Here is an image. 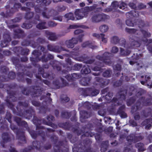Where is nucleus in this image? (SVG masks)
<instances>
[{
    "instance_id": "1",
    "label": "nucleus",
    "mask_w": 152,
    "mask_h": 152,
    "mask_svg": "<svg viewBox=\"0 0 152 152\" xmlns=\"http://www.w3.org/2000/svg\"><path fill=\"white\" fill-rule=\"evenodd\" d=\"M7 91L9 96H7L5 101L8 107L12 111L14 114L26 118L30 119L31 118L32 115L35 114V110L32 107H30L25 110L21 109L22 107H23L25 108L28 107L29 106V102L26 101L24 102H18L16 107V110L14 107V105L11 103L10 100L13 102H15L17 101V98L15 96L16 92L9 91L8 90H7Z\"/></svg>"
},
{
    "instance_id": "2",
    "label": "nucleus",
    "mask_w": 152,
    "mask_h": 152,
    "mask_svg": "<svg viewBox=\"0 0 152 152\" xmlns=\"http://www.w3.org/2000/svg\"><path fill=\"white\" fill-rule=\"evenodd\" d=\"M51 140L55 144L53 146V152H68L69 151V146L67 141L65 140L59 141L57 143L58 137L55 134H53L50 137Z\"/></svg>"
},
{
    "instance_id": "3",
    "label": "nucleus",
    "mask_w": 152,
    "mask_h": 152,
    "mask_svg": "<svg viewBox=\"0 0 152 152\" xmlns=\"http://www.w3.org/2000/svg\"><path fill=\"white\" fill-rule=\"evenodd\" d=\"M91 142L89 139H86L83 142L81 140L74 144L72 148L73 152H92L91 145Z\"/></svg>"
},
{
    "instance_id": "4",
    "label": "nucleus",
    "mask_w": 152,
    "mask_h": 152,
    "mask_svg": "<svg viewBox=\"0 0 152 152\" xmlns=\"http://www.w3.org/2000/svg\"><path fill=\"white\" fill-rule=\"evenodd\" d=\"M94 8L93 6H86L81 9H76L75 14L77 20H79L86 17L88 12Z\"/></svg>"
},
{
    "instance_id": "5",
    "label": "nucleus",
    "mask_w": 152,
    "mask_h": 152,
    "mask_svg": "<svg viewBox=\"0 0 152 152\" xmlns=\"http://www.w3.org/2000/svg\"><path fill=\"white\" fill-rule=\"evenodd\" d=\"M113 57V55L111 53L105 52L102 56L98 55L96 58L97 59L102 61L106 65H110L112 63L111 59Z\"/></svg>"
},
{
    "instance_id": "6",
    "label": "nucleus",
    "mask_w": 152,
    "mask_h": 152,
    "mask_svg": "<svg viewBox=\"0 0 152 152\" xmlns=\"http://www.w3.org/2000/svg\"><path fill=\"white\" fill-rule=\"evenodd\" d=\"M10 123V128L16 134L17 139L26 143V140L25 135V132L21 129H18L16 126L12 124V123Z\"/></svg>"
},
{
    "instance_id": "7",
    "label": "nucleus",
    "mask_w": 152,
    "mask_h": 152,
    "mask_svg": "<svg viewBox=\"0 0 152 152\" xmlns=\"http://www.w3.org/2000/svg\"><path fill=\"white\" fill-rule=\"evenodd\" d=\"M21 7L20 3H15L13 7H12L10 9L7 10L6 13L4 12H1L0 15L3 18H8L12 16L16 12L18 11V10Z\"/></svg>"
},
{
    "instance_id": "8",
    "label": "nucleus",
    "mask_w": 152,
    "mask_h": 152,
    "mask_svg": "<svg viewBox=\"0 0 152 152\" xmlns=\"http://www.w3.org/2000/svg\"><path fill=\"white\" fill-rule=\"evenodd\" d=\"M109 17L108 15L103 13H96L92 16L91 20L93 22L98 23L104 21L108 19Z\"/></svg>"
},
{
    "instance_id": "9",
    "label": "nucleus",
    "mask_w": 152,
    "mask_h": 152,
    "mask_svg": "<svg viewBox=\"0 0 152 152\" xmlns=\"http://www.w3.org/2000/svg\"><path fill=\"white\" fill-rule=\"evenodd\" d=\"M32 54L35 57V58L31 57L30 61L32 64L35 67H38L39 66V64H37L38 59L40 58L39 56L41 55L42 52L39 50H34L32 52Z\"/></svg>"
},
{
    "instance_id": "10",
    "label": "nucleus",
    "mask_w": 152,
    "mask_h": 152,
    "mask_svg": "<svg viewBox=\"0 0 152 152\" xmlns=\"http://www.w3.org/2000/svg\"><path fill=\"white\" fill-rule=\"evenodd\" d=\"M28 131L32 138L35 139L38 135H39L41 136L42 140L44 141L46 140V134L45 132L42 130L40 129L38 131H36L29 129Z\"/></svg>"
},
{
    "instance_id": "11",
    "label": "nucleus",
    "mask_w": 152,
    "mask_h": 152,
    "mask_svg": "<svg viewBox=\"0 0 152 152\" xmlns=\"http://www.w3.org/2000/svg\"><path fill=\"white\" fill-rule=\"evenodd\" d=\"M47 48L48 50L56 53H60L62 51H65L67 52L69 51L62 46L56 45L54 44H48L47 45Z\"/></svg>"
},
{
    "instance_id": "12",
    "label": "nucleus",
    "mask_w": 152,
    "mask_h": 152,
    "mask_svg": "<svg viewBox=\"0 0 152 152\" xmlns=\"http://www.w3.org/2000/svg\"><path fill=\"white\" fill-rule=\"evenodd\" d=\"M32 91L31 95L32 97H37L40 96L43 91V88L39 86H33L31 87Z\"/></svg>"
},
{
    "instance_id": "13",
    "label": "nucleus",
    "mask_w": 152,
    "mask_h": 152,
    "mask_svg": "<svg viewBox=\"0 0 152 152\" xmlns=\"http://www.w3.org/2000/svg\"><path fill=\"white\" fill-rule=\"evenodd\" d=\"M32 144L35 149L40 152L43 151L45 150L50 149L51 147V145L50 144L47 146H42L41 145L40 142L37 141H33L32 142Z\"/></svg>"
},
{
    "instance_id": "14",
    "label": "nucleus",
    "mask_w": 152,
    "mask_h": 152,
    "mask_svg": "<svg viewBox=\"0 0 152 152\" xmlns=\"http://www.w3.org/2000/svg\"><path fill=\"white\" fill-rule=\"evenodd\" d=\"M14 137L13 135L7 132H4L2 134V141L1 142V144L3 148H6L5 144L10 142L11 140L12 137Z\"/></svg>"
},
{
    "instance_id": "15",
    "label": "nucleus",
    "mask_w": 152,
    "mask_h": 152,
    "mask_svg": "<svg viewBox=\"0 0 152 152\" xmlns=\"http://www.w3.org/2000/svg\"><path fill=\"white\" fill-rule=\"evenodd\" d=\"M11 59L13 64L15 65L16 69H18V70H23V65L20 64L19 58L13 56L11 58Z\"/></svg>"
},
{
    "instance_id": "16",
    "label": "nucleus",
    "mask_w": 152,
    "mask_h": 152,
    "mask_svg": "<svg viewBox=\"0 0 152 152\" xmlns=\"http://www.w3.org/2000/svg\"><path fill=\"white\" fill-rule=\"evenodd\" d=\"M76 58L77 60L83 62V63L86 64H91L95 61L94 59H89V57L86 55L77 57Z\"/></svg>"
},
{
    "instance_id": "17",
    "label": "nucleus",
    "mask_w": 152,
    "mask_h": 152,
    "mask_svg": "<svg viewBox=\"0 0 152 152\" xmlns=\"http://www.w3.org/2000/svg\"><path fill=\"white\" fill-rule=\"evenodd\" d=\"M46 52H45L43 53L42 55L38 59V62L41 61L43 63H46L48 61L53 59L54 58V56L52 54L49 53L47 55L46 57Z\"/></svg>"
},
{
    "instance_id": "18",
    "label": "nucleus",
    "mask_w": 152,
    "mask_h": 152,
    "mask_svg": "<svg viewBox=\"0 0 152 152\" xmlns=\"http://www.w3.org/2000/svg\"><path fill=\"white\" fill-rule=\"evenodd\" d=\"M4 40L1 41L0 45L2 48H4L8 46L9 43L11 40L10 35L7 33L3 35Z\"/></svg>"
},
{
    "instance_id": "19",
    "label": "nucleus",
    "mask_w": 152,
    "mask_h": 152,
    "mask_svg": "<svg viewBox=\"0 0 152 152\" xmlns=\"http://www.w3.org/2000/svg\"><path fill=\"white\" fill-rule=\"evenodd\" d=\"M78 41L76 38H72L71 39L66 40L65 43L67 48L72 49L75 45L77 44Z\"/></svg>"
},
{
    "instance_id": "20",
    "label": "nucleus",
    "mask_w": 152,
    "mask_h": 152,
    "mask_svg": "<svg viewBox=\"0 0 152 152\" xmlns=\"http://www.w3.org/2000/svg\"><path fill=\"white\" fill-rule=\"evenodd\" d=\"M14 36L15 38H23L25 36V34L23 30L20 28L16 29L14 30Z\"/></svg>"
},
{
    "instance_id": "21",
    "label": "nucleus",
    "mask_w": 152,
    "mask_h": 152,
    "mask_svg": "<svg viewBox=\"0 0 152 152\" xmlns=\"http://www.w3.org/2000/svg\"><path fill=\"white\" fill-rule=\"evenodd\" d=\"M42 119L38 118L37 117L34 116L33 119V121L34 124L36 126V130H42L44 129L45 128L42 126H40L42 122Z\"/></svg>"
},
{
    "instance_id": "22",
    "label": "nucleus",
    "mask_w": 152,
    "mask_h": 152,
    "mask_svg": "<svg viewBox=\"0 0 152 152\" xmlns=\"http://www.w3.org/2000/svg\"><path fill=\"white\" fill-rule=\"evenodd\" d=\"M141 103L139 100H138L135 104L132 106L131 108V112L132 114L138 113V111L141 109Z\"/></svg>"
},
{
    "instance_id": "23",
    "label": "nucleus",
    "mask_w": 152,
    "mask_h": 152,
    "mask_svg": "<svg viewBox=\"0 0 152 152\" xmlns=\"http://www.w3.org/2000/svg\"><path fill=\"white\" fill-rule=\"evenodd\" d=\"M36 2L38 3H41V4H44V7L43 10V12L42 13V15L44 18H48L49 17L46 14V12L47 11V8L46 7L47 4V0H37Z\"/></svg>"
},
{
    "instance_id": "24",
    "label": "nucleus",
    "mask_w": 152,
    "mask_h": 152,
    "mask_svg": "<svg viewBox=\"0 0 152 152\" xmlns=\"http://www.w3.org/2000/svg\"><path fill=\"white\" fill-rule=\"evenodd\" d=\"M111 6L114 9H117L119 8L121 9L124 10L126 7L127 5L124 2H122L120 5L117 1H113L111 4Z\"/></svg>"
},
{
    "instance_id": "25",
    "label": "nucleus",
    "mask_w": 152,
    "mask_h": 152,
    "mask_svg": "<svg viewBox=\"0 0 152 152\" xmlns=\"http://www.w3.org/2000/svg\"><path fill=\"white\" fill-rule=\"evenodd\" d=\"M142 102L143 105L146 106H150L152 105V99L148 98L145 99V97L142 96L138 99Z\"/></svg>"
},
{
    "instance_id": "26",
    "label": "nucleus",
    "mask_w": 152,
    "mask_h": 152,
    "mask_svg": "<svg viewBox=\"0 0 152 152\" xmlns=\"http://www.w3.org/2000/svg\"><path fill=\"white\" fill-rule=\"evenodd\" d=\"M139 12L136 10H132L126 13V16L127 18H133L139 16Z\"/></svg>"
},
{
    "instance_id": "27",
    "label": "nucleus",
    "mask_w": 152,
    "mask_h": 152,
    "mask_svg": "<svg viewBox=\"0 0 152 152\" xmlns=\"http://www.w3.org/2000/svg\"><path fill=\"white\" fill-rule=\"evenodd\" d=\"M151 119L148 118L143 121L141 123L142 126H145V129L147 130L151 129L152 127V122H151Z\"/></svg>"
},
{
    "instance_id": "28",
    "label": "nucleus",
    "mask_w": 152,
    "mask_h": 152,
    "mask_svg": "<svg viewBox=\"0 0 152 152\" xmlns=\"http://www.w3.org/2000/svg\"><path fill=\"white\" fill-rule=\"evenodd\" d=\"M50 64L53 69H56L58 71L61 70V68L60 66V63L59 61L56 60H53L51 61Z\"/></svg>"
},
{
    "instance_id": "29",
    "label": "nucleus",
    "mask_w": 152,
    "mask_h": 152,
    "mask_svg": "<svg viewBox=\"0 0 152 152\" xmlns=\"http://www.w3.org/2000/svg\"><path fill=\"white\" fill-rule=\"evenodd\" d=\"M91 79V77H89L82 78L80 81V83L83 86H88Z\"/></svg>"
},
{
    "instance_id": "30",
    "label": "nucleus",
    "mask_w": 152,
    "mask_h": 152,
    "mask_svg": "<svg viewBox=\"0 0 152 152\" xmlns=\"http://www.w3.org/2000/svg\"><path fill=\"white\" fill-rule=\"evenodd\" d=\"M83 30L80 29H77L74 32L75 34H79L77 38L78 40L80 42H82L83 40V38L84 36L83 34Z\"/></svg>"
},
{
    "instance_id": "31",
    "label": "nucleus",
    "mask_w": 152,
    "mask_h": 152,
    "mask_svg": "<svg viewBox=\"0 0 152 152\" xmlns=\"http://www.w3.org/2000/svg\"><path fill=\"white\" fill-rule=\"evenodd\" d=\"M36 27L39 30H42L47 28L48 26L46 22L44 20H41L37 25Z\"/></svg>"
},
{
    "instance_id": "32",
    "label": "nucleus",
    "mask_w": 152,
    "mask_h": 152,
    "mask_svg": "<svg viewBox=\"0 0 152 152\" xmlns=\"http://www.w3.org/2000/svg\"><path fill=\"white\" fill-rule=\"evenodd\" d=\"M80 46H77L72 50L73 51L70 52V55L71 57L75 59L76 60V58L78 57H77L78 56L79 53H78V50L79 49Z\"/></svg>"
},
{
    "instance_id": "33",
    "label": "nucleus",
    "mask_w": 152,
    "mask_h": 152,
    "mask_svg": "<svg viewBox=\"0 0 152 152\" xmlns=\"http://www.w3.org/2000/svg\"><path fill=\"white\" fill-rule=\"evenodd\" d=\"M82 46L83 48L88 47L92 49H96L98 48V47L97 46L93 45L91 42L89 41H87L83 42L82 44Z\"/></svg>"
},
{
    "instance_id": "34",
    "label": "nucleus",
    "mask_w": 152,
    "mask_h": 152,
    "mask_svg": "<svg viewBox=\"0 0 152 152\" xmlns=\"http://www.w3.org/2000/svg\"><path fill=\"white\" fill-rule=\"evenodd\" d=\"M58 125L60 126L66 130H70L72 127L71 124L67 122L65 123H59Z\"/></svg>"
},
{
    "instance_id": "35",
    "label": "nucleus",
    "mask_w": 152,
    "mask_h": 152,
    "mask_svg": "<svg viewBox=\"0 0 152 152\" xmlns=\"http://www.w3.org/2000/svg\"><path fill=\"white\" fill-rule=\"evenodd\" d=\"M109 145V142L108 140L103 141L101 144V151L102 152H105L107 150Z\"/></svg>"
},
{
    "instance_id": "36",
    "label": "nucleus",
    "mask_w": 152,
    "mask_h": 152,
    "mask_svg": "<svg viewBox=\"0 0 152 152\" xmlns=\"http://www.w3.org/2000/svg\"><path fill=\"white\" fill-rule=\"evenodd\" d=\"M119 96V99L121 100H124L126 98V96L127 94V90L126 89H124L123 91H120L118 92Z\"/></svg>"
},
{
    "instance_id": "37",
    "label": "nucleus",
    "mask_w": 152,
    "mask_h": 152,
    "mask_svg": "<svg viewBox=\"0 0 152 152\" xmlns=\"http://www.w3.org/2000/svg\"><path fill=\"white\" fill-rule=\"evenodd\" d=\"M26 5L28 7H34L36 12L38 13H41V10L37 6H35V4L34 3L27 2L26 3Z\"/></svg>"
},
{
    "instance_id": "38",
    "label": "nucleus",
    "mask_w": 152,
    "mask_h": 152,
    "mask_svg": "<svg viewBox=\"0 0 152 152\" xmlns=\"http://www.w3.org/2000/svg\"><path fill=\"white\" fill-rule=\"evenodd\" d=\"M45 34L48 36V39L50 40L55 41L57 39V37L55 33L46 31L45 32Z\"/></svg>"
},
{
    "instance_id": "39",
    "label": "nucleus",
    "mask_w": 152,
    "mask_h": 152,
    "mask_svg": "<svg viewBox=\"0 0 152 152\" xmlns=\"http://www.w3.org/2000/svg\"><path fill=\"white\" fill-rule=\"evenodd\" d=\"M80 113L81 115V117L83 119L88 118L92 115V113L91 112H88L86 110H81Z\"/></svg>"
},
{
    "instance_id": "40",
    "label": "nucleus",
    "mask_w": 152,
    "mask_h": 152,
    "mask_svg": "<svg viewBox=\"0 0 152 152\" xmlns=\"http://www.w3.org/2000/svg\"><path fill=\"white\" fill-rule=\"evenodd\" d=\"M91 70L89 66L88 65L84 66L81 70V72L83 75H86L90 73Z\"/></svg>"
},
{
    "instance_id": "41",
    "label": "nucleus",
    "mask_w": 152,
    "mask_h": 152,
    "mask_svg": "<svg viewBox=\"0 0 152 152\" xmlns=\"http://www.w3.org/2000/svg\"><path fill=\"white\" fill-rule=\"evenodd\" d=\"M91 88H81L80 89L82 91V94L85 96L90 95V91H91Z\"/></svg>"
},
{
    "instance_id": "42",
    "label": "nucleus",
    "mask_w": 152,
    "mask_h": 152,
    "mask_svg": "<svg viewBox=\"0 0 152 152\" xmlns=\"http://www.w3.org/2000/svg\"><path fill=\"white\" fill-rule=\"evenodd\" d=\"M93 36L97 38L102 39V41L103 42L106 43L107 42V39L104 37L105 35L103 34H100L96 33H94L93 34Z\"/></svg>"
},
{
    "instance_id": "43",
    "label": "nucleus",
    "mask_w": 152,
    "mask_h": 152,
    "mask_svg": "<svg viewBox=\"0 0 152 152\" xmlns=\"http://www.w3.org/2000/svg\"><path fill=\"white\" fill-rule=\"evenodd\" d=\"M120 54L121 56H128L131 52V50L128 49L125 50L121 48H120Z\"/></svg>"
},
{
    "instance_id": "44",
    "label": "nucleus",
    "mask_w": 152,
    "mask_h": 152,
    "mask_svg": "<svg viewBox=\"0 0 152 152\" xmlns=\"http://www.w3.org/2000/svg\"><path fill=\"white\" fill-rule=\"evenodd\" d=\"M130 43V48L132 49L135 48H136L139 47L140 44L138 41L132 39Z\"/></svg>"
},
{
    "instance_id": "45",
    "label": "nucleus",
    "mask_w": 152,
    "mask_h": 152,
    "mask_svg": "<svg viewBox=\"0 0 152 152\" xmlns=\"http://www.w3.org/2000/svg\"><path fill=\"white\" fill-rule=\"evenodd\" d=\"M82 67V65L81 64H75L73 67H72L71 66L67 68V69L69 71H71L72 69L75 70H79L81 69Z\"/></svg>"
},
{
    "instance_id": "46",
    "label": "nucleus",
    "mask_w": 152,
    "mask_h": 152,
    "mask_svg": "<svg viewBox=\"0 0 152 152\" xmlns=\"http://www.w3.org/2000/svg\"><path fill=\"white\" fill-rule=\"evenodd\" d=\"M71 113L70 112H69L66 111H63L61 112V116L63 118L69 119L71 117Z\"/></svg>"
},
{
    "instance_id": "47",
    "label": "nucleus",
    "mask_w": 152,
    "mask_h": 152,
    "mask_svg": "<svg viewBox=\"0 0 152 152\" xmlns=\"http://www.w3.org/2000/svg\"><path fill=\"white\" fill-rule=\"evenodd\" d=\"M132 18H128L126 20V25L129 26L133 27L134 26L137 25L136 22L134 20L133 22Z\"/></svg>"
},
{
    "instance_id": "48",
    "label": "nucleus",
    "mask_w": 152,
    "mask_h": 152,
    "mask_svg": "<svg viewBox=\"0 0 152 152\" xmlns=\"http://www.w3.org/2000/svg\"><path fill=\"white\" fill-rule=\"evenodd\" d=\"M32 23V21L31 22H29L27 23L26 22L24 23L22 25L21 27L26 29H29L32 27L33 26Z\"/></svg>"
},
{
    "instance_id": "49",
    "label": "nucleus",
    "mask_w": 152,
    "mask_h": 152,
    "mask_svg": "<svg viewBox=\"0 0 152 152\" xmlns=\"http://www.w3.org/2000/svg\"><path fill=\"white\" fill-rule=\"evenodd\" d=\"M134 21H135L137 25H138V27L140 28L143 27L145 25L144 21L141 19H135Z\"/></svg>"
},
{
    "instance_id": "50",
    "label": "nucleus",
    "mask_w": 152,
    "mask_h": 152,
    "mask_svg": "<svg viewBox=\"0 0 152 152\" xmlns=\"http://www.w3.org/2000/svg\"><path fill=\"white\" fill-rule=\"evenodd\" d=\"M34 15V13L33 12L28 11L26 13L24 18L26 20H29L32 18Z\"/></svg>"
},
{
    "instance_id": "51",
    "label": "nucleus",
    "mask_w": 152,
    "mask_h": 152,
    "mask_svg": "<svg viewBox=\"0 0 152 152\" xmlns=\"http://www.w3.org/2000/svg\"><path fill=\"white\" fill-rule=\"evenodd\" d=\"M144 146V144L141 142L137 143L135 145V146L138 148L139 152H143L145 151Z\"/></svg>"
},
{
    "instance_id": "52",
    "label": "nucleus",
    "mask_w": 152,
    "mask_h": 152,
    "mask_svg": "<svg viewBox=\"0 0 152 152\" xmlns=\"http://www.w3.org/2000/svg\"><path fill=\"white\" fill-rule=\"evenodd\" d=\"M35 149L34 145H30L28 146L27 148H25L24 149L20 150V152H29L31 150Z\"/></svg>"
},
{
    "instance_id": "53",
    "label": "nucleus",
    "mask_w": 152,
    "mask_h": 152,
    "mask_svg": "<svg viewBox=\"0 0 152 152\" xmlns=\"http://www.w3.org/2000/svg\"><path fill=\"white\" fill-rule=\"evenodd\" d=\"M64 17L68 20H73L75 19V18L72 12H69L66 14L64 15Z\"/></svg>"
},
{
    "instance_id": "54",
    "label": "nucleus",
    "mask_w": 152,
    "mask_h": 152,
    "mask_svg": "<svg viewBox=\"0 0 152 152\" xmlns=\"http://www.w3.org/2000/svg\"><path fill=\"white\" fill-rule=\"evenodd\" d=\"M136 100L135 98L134 97H131L128 99L126 101V104L128 106H131L133 104Z\"/></svg>"
},
{
    "instance_id": "55",
    "label": "nucleus",
    "mask_w": 152,
    "mask_h": 152,
    "mask_svg": "<svg viewBox=\"0 0 152 152\" xmlns=\"http://www.w3.org/2000/svg\"><path fill=\"white\" fill-rule=\"evenodd\" d=\"M91 88V91H90V96H95L99 94V90L94 89L92 88Z\"/></svg>"
},
{
    "instance_id": "56",
    "label": "nucleus",
    "mask_w": 152,
    "mask_h": 152,
    "mask_svg": "<svg viewBox=\"0 0 152 152\" xmlns=\"http://www.w3.org/2000/svg\"><path fill=\"white\" fill-rule=\"evenodd\" d=\"M92 106L91 104L89 102L87 101L82 104V107L88 110L90 109Z\"/></svg>"
},
{
    "instance_id": "57",
    "label": "nucleus",
    "mask_w": 152,
    "mask_h": 152,
    "mask_svg": "<svg viewBox=\"0 0 152 152\" xmlns=\"http://www.w3.org/2000/svg\"><path fill=\"white\" fill-rule=\"evenodd\" d=\"M96 64L99 66H95L93 68V70L94 71H101L102 70V67L103 66V64L102 63L97 62Z\"/></svg>"
},
{
    "instance_id": "58",
    "label": "nucleus",
    "mask_w": 152,
    "mask_h": 152,
    "mask_svg": "<svg viewBox=\"0 0 152 152\" xmlns=\"http://www.w3.org/2000/svg\"><path fill=\"white\" fill-rule=\"evenodd\" d=\"M124 77L123 76H122L120 79L119 80L117 81L114 82L113 84V86L114 87H119L121 86L122 84V82H123V79Z\"/></svg>"
},
{
    "instance_id": "59",
    "label": "nucleus",
    "mask_w": 152,
    "mask_h": 152,
    "mask_svg": "<svg viewBox=\"0 0 152 152\" xmlns=\"http://www.w3.org/2000/svg\"><path fill=\"white\" fill-rule=\"evenodd\" d=\"M125 30L129 34H134L138 30L134 28H129L126 27L125 28Z\"/></svg>"
},
{
    "instance_id": "60",
    "label": "nucleus",
    "mask_w": 152,
    "mask_h": 152,
    "mask_svg": "<svg viewBox=\"0 0 152 152\" xmlns=\"http://www.w3.org/2000/svg\"><path fill=\"white\" fill-rule=\"evenodd\" d=\"M43 124H44L50 126L53 128H55L56 126L55 124L52 123L50 121H47L45 119L42 120Z\"/></svg>"
},
{
    "instance_id": "61",
    "label": "nucleus",
    "mask_w": 152,
    "mask_h": 152,
    "mask_svg": "<svg viewBox=\"0 0 152 152\" xmlns=\"http://www.w3.org/2000/svg\"><path fill=\"white\" fill-rule=\"evenodd\" d=\"M72 135L70 133H68L67 134V137L70 140L71 142L72 143H74L76 142V140H77V138L75 137L74 139L72 138Z\"/></svg>"
},
{
    "instance_id": "62",
    "label": "nucleus",
    "mask_w": 152,
    "mask_h": 152,
    "mask_svg": "<svg viewBox=\"0 0 152 152\" xmlns=\"http://www.w3.org/2000/svg\"><path fill=\"white\" fill-rule=\"evenodd\" d=\"M140 31L145 37H149L151 35V34L149 32L142 29H140Z\"/></svg>"
},
{
    "instance_id": "63",
    "label": "nucleus",
    "mask_w": 152,
    "mask_h": 152,
    "mask_svg": "<svg viewBox=\"0 0 152 152\" xmlns=\"http://www.w3.org/2000/svg\"><path fill=\"white\" fill-rule=\"evenodd\" d=\"M22 48L21 47H15L13 48V50L15 53L18 54V56H19L20 53Z\"/></svg>"
},
{
    "instance_id": "64",
    "label": "nucleus",
    "mask_w": 152,
    "mask_h": 152,
    "mask_svg": "<svg viewBox=\"0 0 152 152\" xmlns=\"http://www.w3.org/2000/svg\"><path fill=\"white\" fill-rule=\"evenodd\" d=\"M111 73L110 69H107L103 72L102 75L104 77H109L111 76Z\"/></svg>"
}]
</instances>
